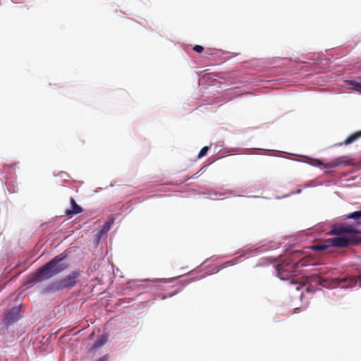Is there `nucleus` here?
I'll use <instances>...</instances> for the list:
<instances>
[{"label":"nucleus","instance_id":"15","mask_svg":"<svg viewBox=\"0 0 361 361\" xmlns=\"http://www.w3.org/2000/svg\"><path fill=\"white\" fill-rule=\"evenodd\" d=\"M110 226H111V223L110 222H107L104 225V226L103 227L102 232H107L109 230Z\"/></svg>","mask_w":361,"mask_h":361},{"label":"nucleus","instance_id":"4","mask_svg":"<svg viewBox=\"0 0 361 361\" xmlns=\"http://www.w3.org/2000/svg\"><path fill=\"white\" fill-rule=\"evenodd\" d=\"M359 283L361 286V277H343L341 279L336 278L332 279L330 287L332 288L341 287L342 288L355 287Z\"/></svg>","mask_w":361,"mask_h":361},{"label":"nucleus","instance_id":"1","mask_svg":"<svg viewBox=\"0 0 361 361\" xmlns=\"http://www.w3.org/2000/svg\"><path fill=\"white\" fill-rule=\"evenodd\" d=\"M346 219H354V224L334 225L329 233L336 235L348 234V238L337 237L326 239L319 244L313 245L312 249L314 251H323L327 250L330 247H345L349 245H356L361 244V236L360 235L361 234V231L357 229V227L361 226V210L347 214Z\"/></svg>","mask_w":361,"mask_h":361},{"label":"nucleus","instance_id":"13","mask_svg":"<svg viewBox=\"0 0 361 361\" xmlns=\"http://www.w3.org/2000/svg\"><path fill=\"white\" fill-rule=\"evenodd\" d=\"M193 50L197 53H202L204 51V47L201 45H195Z\"/></svg>","mask_w":361,"mask_h":361},{"label":"nucleus","instance_id":"6","mask_svg":"<svg viewBox=\"0 0 361 361\" xmlns=\"http://www.w3.org/2000/svg\"><path fill=\"white\" fill-rule=\"evenodd\" d=\"M298 266V262H286L278 264L276 267L277 275L282 280L288 279L290 274L295 272Z\"/></svg>","mask_w":361,"mask_h":361},{"label":"nucleus","instance_id":"2","mask_svg":"<svg viewBox=\"0 0 361 361\" xmlns=\"http://www.w3.org/2000/svg\"><path fill=\"white\" fill-rule=\"evenodd\" d=\"M65 257L66 255L63 254L56 256L42 267L29 275L27 278V283H40L64 271L68 267L67 264L61 263Z\"/></svg>","mask_w":361,"mask_h":361},{"label":"nucleus","instance_id":"12","mask_svg":"<svg viewBox=\"0 0 361 361\" xmlns=\"http://www.w3.org/2000/svg\"><path fill=\"white\" fill-rule=\"evenodd\" d=\"M209 150V147L205 146L201 149V150L199 152L198 158H202L204 156H205Z\"/></svg>","mask_w":361,"mask_h":361},{"label":"nucleus","instance_id":"7","mask_svg":"<svg viewBox=\"0 0 361 361\" xmlns=\"http://www.w3.org/2000/svg\"><path fill=\"white\" fill-rule=\"evenodd\" d=\"M20 319V307H14L6 314L3 319V324L7 329Z\"/></svg>","mask_w":361,"mask_h":361},{"label":"nucleus","instance_id":"5","mask_svg":"<svg viewBox=\"0 0 361 361\" xmlns=\"http://www.w3.org/2000/svg\"><path fill=\"white\" fill-rule=\"evenodd\" d=\"M310 164L314 166L319 167L320 169H334L340 165H348L349 164V161L345 157H338L331 161L324 163L320 159H312Z\"/></svg>","mask_w":361,"mask_h":361},{"label":"nucleus","instance_id":"9","mask_svg":"<svg viewBox=\"0 0 361 361\" xmlns=\"http://www.w3.org/2000/svg\"><path fill=\"white\" fill-rule=\"evenodd\" d=\"M360 137H361V130L352 134L351 135L348 137L343 142H341V143L338 144L337 145L341 146L342 145H350V144L353 143V142H355V140H357Z\"/></svg>","mask_w":361,"mask_h":361},{"label":"nucleus","instance_id":"8","mask_svg":"<svg viewBox=\"0 0 361 361\" xmlns=\"http://www.w3.org/2000/svg\"><path fill=\"white\" fill-rule=\"evenodd\" d=\"M72 208L69 209H66L65 211V214L66 216H68L69 217H72L73 215L80 214L82 212V209L80 206H79L73 197H71L70 200Z\"/></svg>","mask_w":361,"mask_h":361},{"label":"nucleus","instance_id":"11","mask_svg":"<svg viewBox=\"0 0 361 361\" xmlns=\"http://www.w3.org/2000/svg\"><path fill=\"white\" fill-rule=\"evenodd\" d=\"M350 85H352V88L357 92H361V83L357 82H351Z\"/></svg>","mask_w":361,"mask_h":361},{"label":"nucleus","instance_id":"3","mask_svg":"<svg viewBox=\"0 0 361 361\" xmlns=\"http://www.w3.org/2000/svg\"><path fill=\"white\" fill-rule=\"evenodd\" d=\"M80 271L75 270L63 279L51 283L47 289L49 291H58L65 288H73L76 285L77 279L80 276Z\"/></svg>","mask_w":361,"mask_h":361},{"label":"nucleus","instance_id":"14","mask_svg":"<svg viewBox=\"0 0 361 361\" xmlns=\"http://www.w3.org/2000/svg\"><path fill=\"white\" fill-rule=\"evenodd\" d=\"M236 262H237V258L230 260V261H228L225 263V267L234 265L236 263Z\"/></svg>","mask_w":361,"mask_h":361},{"label":"nucleus","instance_id":"10","mask_svg":"<svg viewBox=\"0 0 361 361\" xmlns=\"http://www.w3.org/2000/svg\"><path fill=\"white\" fill-rule=\"evenodd\" d=\"M107 336L102 335L101 337L98 338V340L94 343L92 345V349L93 350H97V349L100 348L102 346H103L106 342H107Z\"/></svg>","mask_w":361,"mask_h":361}]
</instances>
